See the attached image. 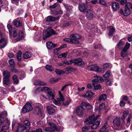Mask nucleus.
Returning a JSON list of instances; mask_svg holds the SVG:
<instances>
[{"label": "nucleus", "instance_id": "nucleus-1", "mask_svg": "<svg viewBox=\"0 0 132 132\" xmlns=\"http://www.w3.org/2000/svg\"><path fill=\"white\" fill-rule=\"evenodd\" d=\"M56 33L52 29L48 28L46 30L43 31V40H45L47 38L53 35H55Z\"/></svg>", "mask_w": 132, "mask_h": 132}, {"label": "nucleus", "instance_id": "nucleus-2", "mask_svg": "<svg viewBox=\"0 0 132 132\" xmlns=\"http://www.w3.org/2000/svg\"><path fill=\"white\" fill-rule=\"evenodd\" d=\"M42 108L43 106L40 104L37 103L36 107L33 111L35 114L44 117V114L42 111Z\"/></svg>", "mask_w": 132, "mask_h": 132}, {"label": "nucleus", "instance_id": "nucleus-3", "mask_svg": "<svg viewBox=\"0 0 132 132\" xmlns=\"http://www.w3.org/2000/svg\"><path fill=\"white\" fill-rule=\"evenodd\" d=\"M99 117V115L95 116L94 114H93L90 116L88 118L85 120L84 122H86V123L87 125L92 124Z\"/></svg>", "mask_w": 132, "mask_h": 132}, {"label": "nucleus", "instance_id": "nucleus-4", "mask_svg": "<svg viewBox=\"0 0 132 132\" xmlns=\"http://www.w3.org/2000/svg\"><path fill=\"white\" fill-rule=\"evenodd\" d=\"M32 109V105L31 103L28 102L27 103L22 109V112L25 113L29 112Z\"/></svg>", "mask_w": 132, "mask_h": 132}, {"label": "nucleus", "instance_id": "nucleus-5", "mask_svg": "<svg viewBox=\"0 0 132 132\" xmlns=\"http://www.w3.org/2000/svg\"><path fill=\"white\" fill-rule=\"evenodd\" d=\"M60 92H59L60 94V98H57V100L59 102L60 105H62L65 106L68 105L70 103V102L69 101H67L64 102V99L63 97L61 94H60Z\"/></svg>", "mask_w": 132, "mask_h": 132}, {"label": "nucleus", "instance_id": "nucleus-6", "mask_svg": "<svg viewBox=\"0 0 132 132\" xmlns=\"http://www.w3.org/2000/svg\"><path fill=\"white\" fill-rule=\"evenodd\" d=\"M29 128L26 127L21 124H19L16 131V132H29Z\"/></svg>", "mask_w": 132, "mask_h": 132}, {"label": "nucleus", "instance_id": "nucleus-7", "mask_svg": "<svg viewBox=\"0 0 132 132\" xmlns=\"http://www.w3.org/2000/svg\"><path fill=\"white\" fill-rule=\"evenodd\" d=\"M119 13L125 16H127L131 13L130 9L125 7L123 9L121 8L120 10Z\"/></svg>", "mask_w": 132, "mask_h": 132}, {"label": "nucleus", "instance_id": "nucleus-8", "mask_svg": "<svg viewBox=\"0 0 132 132\" xmlns=\"http://www.w3.org/2000/svg\"><path fill=\"white\" fill-rule=\"evenodd\" d=\"M80 107L83 109H92V106L88 103L83 102L81 103Z\"/></svg>", "mask_w": 132, "mask_h": 132}, {"label": "nucleus", "instance_id": "nucleus-9", "mask_svg": "<svg viewBox=\"0 0 132 132\" xmlns=\"http://www.w3.org/2000/svg\"><path fill=\"white\" fill-rule=\"evenodd\" d=\"M95 96V94L90 91H88L85 95H83L82 96L87 98V99L90 100L92 99Z\"/></svg>", "mask_w": 132, "mask_h": 132}, {"label": "nucleus", "instance_id": "nucleus-10", "mask_svg": "<svg viewBox=\"0 0 132 132\" xmlns=\"http://www.w3.org/2000/svg\"><path fill=\"white\" fill-rule=\"evenodd\" d=\"M72 63H74L76 65L79 66L84 64L85 63L82 61V60L80 58L75 59L72 60Z\"/></svg>", "mask_w": 132, "mask_h": 132}, {"label": "nucleus", "instance_id": "nucleus-11", "mask_svg": "<svg viewBox=\"0 0 132 132\" xmlns=\"http://www.w3.org/2000/svg\"><path fill=\"white\" fill-rule=\"evenodd\" d=\"M90 68V70L91 71H95L99 72H104L103 68L100 69L98 67L95 65H92Z\"/></svg>", "mask_w": 132, "mask_h": 132}, {"label": "nucleus", "instance_id": "nucleus-12", "mask_svg": "<svg viewBox=\"0 0 132 132\" xmlns=\"http://www.w3.org/2000/svg\"><path fill=\"white\" fill-rule=\"evenodd\" d=\"M22 20L21 18H17L14 20L13 22V24L17 27H19L22 26Z\"/></svg>", "mask_w": 132, "mask_h": 132}, {"label": "nucleus", "instance_id": "nucleus-13", "mask_svg": "<svg viewBox=\"0 0 132 132\" xmlns=\"http://www.w3.org/2000/svg\"><path fill=\"white\" fill-rule=\"evenodd\" d=\"M91 2L93 4H95L96 3H97L104 6H107V4L103 0H94L91 1Z\"/></svg>", "mask_w": 132, "mask_h": 132}, {"label": "nucleus", "instance_id": "nucleus-14", "mask_svg": "<svg viewBox=\"0 0 132 132\" xmlns=\"http://www.w3.org/2000/svg\"><path fill=\"white\" fill-rule=\"evenodd\" d=\"M59 18V17H55L52 16H49L45 18V20L46 22H51L55 21Z\"/></svg>", "mask_w": 132, "mask_h": 132}, {"label": "nucleus", "instance_id": "nucleus-15", "mask_svg": "<svg viewBox=\"0 0 132 132\" xmlns=\"http://www.w3.org/2000/svg\"><path fill=\"white\" fill-rule=\"evenodd\" d=\"M63 40L68 43L71 44H79V42L78 41L75 40L72 38H65L63 39Z\"/></svg>", "mask_w": 132, "mask_h": 132}, {"label": "nucleus", "instance_id": "nucleus-16", "mask_svg": "<svg viewBox=\"0 0 132 132\" xmlns=\"http://www.w3.org/2000/svg\"><path fill=\"white\" fill-rule=\"evenodd\" d=\"M70 38L76 40L78 41L79 43V41L78 39H80L81 38V36L79 34H71L70 36Z\"/></svg>", "mask_w": 132, "mask_h": 132}, {"label": "nucleus", "instance_id": "nucleus-17", "mask_svg": "<svg viewBox=\"0 0 132 132\" xmlns=\"http://www.w3.org/2000/svg\"><path fill=\"white\" fill-rule=\"evenodd\" d=\"M79 11L81 12H85L87 9V6L85 4H81L79 6Z\"/></svg>", "mask_w": 132, "mask_h": 132}, {"label": "nucleus", "instance_id": "nucleus-18", "mask_svg": "<svg viewBox=\"0 0 132 132\" xmlns=\"http://www.w3.org/2000/svg\"><path fill=\"white\" fill-rule=\"evenodd\" d=\"M112 7L114 11H117V10L119 8V5L117 2H113L112 4Z\"/></svg>", "mask_w": 132, "mask_h": 132}, {"label": "nucleus", "instance_id": "nucleus-19", "mask_svg": "<svg viewBox=\"0 0 132 132\" xmlns=\"http://www.w3.org/2000/svg\"><path fill=\"white\" fill-rule=\"evenodd\" d=\"M54 107L55 108V109L53 108L51 106H47L46 109L49 114H52L55 112L56 108L55 106H54Z\"/></svg>", "mask_w": 132, "mask_h": 132}, {"label": "nucleus", "instance_id": "nucleus-20", "mask_svg": "<svg viewBox=\"0 0 132 132\" xmlns=\"http://www.w3.org/2000/svg\"><path fill=\"white\" fill-rule=\"evenodd\" d=\"M93 16L92 11L89 9L88 10L87 13V17L89 20L91 19Z\"/></svg>", "mask_w": 132, "mask_h": 132}, {"label": "nucleus", "instance_id": "nucleus-21", "mask_svg": "<svg viewBox=\"0 0 132 132\" xmlns=\"http://www.w3.org/2000/svg\"><path fill=\"white\" fill-rule=\"evenodd\" d=\"M46 46L48 49H51L52 47H55L57 45L55 44H53L51 42H48L46 43Z\"/></svg>", "mask_w": 132, "mask_h": 132}, {"label": "nucleus", "instance_id": "nucleus-22", "mask_svg": "<svg viewBox=\"0 0 132 132\" xmlns=\"http://www.w3.org/2000/svg\"><path fill=\"white\" fill-rule=\"evenodd\" d=\"M34 84L35 85H38L39 86H44L46 85V83L44 82L43 81L39 80L35 81L34 83Z\"/></svg>", "mask_w": 132, "mask_h": 132}, {"label": "nucleus", "instance_id": "nucleus-23", "mask_svg": "<svg viewBox=\"0 0 132 132\" xmlns=\"http://www.w3.org/2000/svg\"><path fill=\"white\" fill-rule=\"evenodd\" d=\"M113 123L116 126H119L120 123V118H116L113 120Z\"/></svg>", "mask_w": 132, "mask_h": 132}, {"label": "nucleus", "instance_id": "nucleus-24", "mask_svg": "<svg viewBox=\"0 0 132 132\" xmlns=\"http://www.w3.org/2000/svg\"><path fill=\"white\" fill-rule=\"evenodd\" d=\"M6 44V40L4 38H2L0 40V48H4Z\"/></svg>", "mask_w": 132, "mask_h": 132}, {"label": "nucleus", "instance_id": "nucleus-25", "mask_svg": "<svg viewBox=\"0 0 132 132\" xmlns=\"http://www.w3.org/2000/svg\"><path fill=\"white\" fill-rule=\"evenodd\" d=\"M101 122L100 121H97L95 123L93 124L91 126V128L92 129H96L98 127Z\"/></svg>", "mask_w": 132, "mask_h": 132}, {"label": "nucleus", "instance_id": "nucleus-26", "mask_svg": "<svg viewBox=\"0 0 132 132\" xmlns=\"http://www.w3.org/2000/svg\"><path fill=\"white\" fill-rule=\"evenodd\" d=\"M23 57L24 59L30 58L32 56V53L29 52H26L23 54Z\"/></svg>", "mask_w": 132, "mask_h": 132}, {"label": "nucleus", "instance_id": "nucleus-27", "mask_svg": "<svg viewBox=\"0 0 132 132\" xmlns=\"http://www.w3.org/2000/svg\"><path fill=\"white\" fill-rule=\"evenodd\" d=\"M81 109L80 107H79L76 109V113L78 115L80 116L83 114L84 112Z\"/></svg>", "mask_w": 132, "mask_h": 132}, {"label": "nucleus", "instance_id": "nucleus-28", "mask_svg": "<svg viewBox=\"0 0 132 132\" xmlns=\"http://www.w3.org/2000/svg\"><path fill=\"white\" fill-rule=\"evenodd\" d=\"M129 114V112L127 110L123 112L122 115L121 119L123 121H124L126 118Z\"/></svg>", "mask_w": 132, "mask_h": 132}, {"label": "nucleus", "instance_id": "nucleus-29", "mask_svg": "<svg viewBox=\"0 0 132 132\" xmlns=\"http://www.w3.org/2000/svg\"><path fill=\"white\" fill-rule=\"evenodd\" d=\"M104 80L103 79L101 76L98 77L97 78L93 80L92 81L94 82H100L104 81Z\"/></svg>", "mask_w": 132, "mask_h": 132}, {"label": "nucleus", "instance_id": "nucleus-30", "mask_svg": "<svg viewBox=\"0 0 132 132\" xmlns=\"http://www.w3.org/2000/svg\"><path fill=\"white\" fill-rule=\"evenodd\" d=\"M93 84L94 87V89L98 90L101 88V86L100 84L96 83V82H93Z\"/></svg>", "mask_w": 132, "mask_h": 132}, {"label": "nucleus", "instance_id": "nucleus-31", "mask_svg": "<svg viewBox=\"0 0 132 132\" xmlns=\"http://www.w3.org/2000/svg\"><path fill=\"white\" fill-rule=\"evenodd\" d=\"M12 79L13 81V83L15 84H17L19 83V80L16 75H15L12 77Z\"/></svg>", "mask_w": 132, "mask_h": 132}, {"label": "nucleus", "instance_id": "nucleus-32", "mask_svg": "<svg viewBox=\"0 0 132 132\" xmlns=\"http://www.w3.org/2000/svg\"><path fill=\"white\" fill-rule=\"evenodd\" d=\"M24 34L23 32L21 31L19 32L18 37L16 39V40L17 41H19L20 39L23 37Z\"/></svg>", "mask_w": 132, "mask_h": 132}, {"label": "nucleus", "instance_id": "nucleus-33", "mask_svg": "<svg viewBox=\"0 0 132 132\" xmlns=\"http://www.w3.org/2000/svg\"><path fill=\"white\" fill-rule=\"evenodd\" d=\"M3 78H9L10 76V72L7 71H4L3 72Z\"/></svg>", "mask_w": 132, "mask_h": 132}, {"label": "nucleus", "instance_id": "nucleus-34", "mask_svg": "<svg viewBox=\"0 0 132 132\" xmlns=\"http://www.w3.org/2000/svg\"><path fill=\"white\" fill-rule=\"evenodd\" d=\"M107 97V95L105 94H103L101 95L99 97L98 100L99 101H101L102 100H105Z\"/></svg>", "mask_w": 132, "mask_h": 132}, {"label": "nucleus", "instance_id": "nucleus-35", "mask_svg": "<svg viewBox=\"0 0 132 132\" xmlns=\"http://www.w3.org/2000/svg\"><path fill=\"white\" fill-rule=\"evenodd\" d=\"M24 124L23 125L25 126L26 127V128H29V130H30V123L29 121L27 120H26L24 121Z\"/></svg>", "mask_w": 132, "mask_h": 132}, {"label": "nucleus", "instance_id": "nucleus-36", "mask_svg": "<svg viewBox=\"0 0 132 132\" xmlns=\"http://www.w3.org/2000/svg\"><path fill=\"white\" fill-rule=\"evenodd\" d=\"M63 5L65 7L67 11H69L72 10L73 7L72 5H70L64 3Z\"/></svg>", "mask_w": 132, "mask_h": 132}, {"label": "nucleus", "instance_id": "nucleus-37", "mask_svg": "<svg viewBox=\"0 0 132 132\" xmlns=\"http://www.w3.org/2000/svg\"><path fill=\"white\" fill-rule=\"evenodd\" d=\"M118 48L120 49H121L124 45V42L121 40L117 45Z\"/></svg>", "mask_w": 132, "mask_h": 132}, {"label": "nucleus", "instance_id": "nucleus-38", "mask_svg": "<svg viewBox=\"0 0 132 132\" xmlns=\"http://www.w3.org/2000/svg\"><path fill=\"white\" fill-rule=\"evenodd\" d=\"M45 68L47 70L50 71H52L54 70V69L51 65L47 64L46 65Z\"/></svg>", "mask_w": 132, "mask_h": 132}, {"label": "nucleus", "instance_id": "nucleus-39", "mask_svg": "<svg viewBox=\"0 0 132 132\" xmlns=\"http://www.w3.org/2000/svg\"><path fill=\"white\" fill-rule=\"evenodd\" d=\"M55 72L57 75H59L64 74L65 73L64 71L60 69H56Z\"/></svg>", "mask_w": 132, "mask_h": 132}, {"label": "nucleus", "instance_id": "nucleus-40", "mask_svg": "<svg viewBox=\"0 0 132 132\" xmlns=\"http://www.w3.org/2000/svg\"><path fill=\"white\" fill-rule=\"evenodd\" d=\"M115 31V29L114 28L111 27L110 28V30L108 34L109 36L112 35H113V33Z\"/></svg>", "mask_w": 132, "mask_h": 132}, {"label": "nucleus", "instance_id": "nucleus-41", "mask_svg": "<svg viewBox=\"0 0 132 132\" xmlns=\"http://www.w3.org/2000/svg\"><path fill=\"white\" fill-rule=\"evenodd\" d=\"M3 84L6 85H7L9 83L10 81L9 78H3Z\"/></svg>", "mask_w": 132, "mask_h": 132}, {"label": "nucleus", "instance_id": "nucleus-42", "mask_svg": "<svg viewBox=\"0 0 132 132\" xmlns=\"http://www.w3.org/2000/svg\"><path fill=\"white\" fill-rule=\"evenodd\" d=\"M92 31V32H98V28L97 26L94 25L93 26L92 29L90 32Z\"/></svg>", "mask_w": 132, "mask_h": 132}, {"label": "nucleus", "instance_id": "nucleus-43", "mask_svg": "<svg viewBox=\"0 0 132 132\" xmlns=\"http://www.w3.org/2000/svg\"><path fill=\"white\" fill-rule=\"evenodd\" d=\"M7 27L9 30L10 35L11 34L12 31L13 30L12 27L9 24H7Z\"/></svg>", "mask_w": 132, "mask_h": 132}, {"label": "nucleus", "instance_id": "nucleus-44", "mask_svg": "<svg viewBox=\"0 0 132 132\" xmlns=\"http://www.w3.org/2000/svg\"><path fill=\"white\" fill-rule=\"evenodd\" d=\"M9 63L10 64V65L11 67H15V63L14 62L13 59H11L9 60Z\"/></svg>", "mask_w": 132, "mask_h": 132}, {"label": "nucleus", "instance_id": "nucleus-45", "mask_svg": "<svg viewBox=\"0 0 132 132\" xmlns=\"http://www.w3.org/2000/svg\"><path fill=\"white\" fill-rule=\"evenodd\" d=\"M45 131L47 132H54V130L51 127H46L45 129Z\"/></svg>", "mask_w": 132, "mask_h": 132}, {"label": "nucleus", "instance_id": "nucleus-46", "mask_svg": "<svg viewBox=\"0 0 132 132\" xmlns=\"http://www.w3.org/2000/svg\"><path fill=\"white\" fill-rule=\"evenodd\" d=\"M110 76V71L108 70L106 71L105 73L103 75V77L106 78H107Z\"/></svg>", "mask_w": 132, "mask_h": 132}, {"label": "nucleus", "instance_id": "nucleus-47", "mask_svg": "<svg viewBox=\"0 0 132 132\" xmlns=\"http://www.w3.org/2000/svg\"><path fill=\"white\" fill-rule=\"evenodd\" d=\"M62 62L63 63H64L66 65H70L72 63V60H70L68 61H63Z\"/></svg>", "mask_w": 132, "mask_h": 132}, {"label": "nucleus", "instance_id": "nucleus-48", "mask_svg": "<svg viewBox=\"0 0 132 132\" xmlns=\"http://www.w3.org/2000/svg\"><path fill=\"white\" fill-rule=\"evenodd\" d=\"M130 43H126L125 46L123 48V50H125V51H127L130 47Z\"/></svg>", "mask_w": 132, "mask_h": 132}, {"label": "nucleus", "instance_id": "nucleus-49", "mask_svg": "<svg viewBox=\"0 0 132 132\" xmlns=\"http://www.w3.org/2000/svg\"><path fill=\"white\" fill-rule=\"evenodd\" d=\"M59 5L58 3L57 2L54 3L52 5L49 6V7L51 9H54L57 7Z\"/></svg>", "mask_w": 132, "mask_h": 132}, {"label": "nucleus", "instance_id": "nucleus-50", "mask_svg": "<svg viewBox=\"0 0 132 132\" xmlns=\"http://www.w3.org/2000/svg\"><path fill=\"white\" fill-rule=\"evenodd\" d=\"M90 129L89 127L86 126L83 127L82 128V130L83 132L87 131L88 130Z\"/></svg>", "mask_w": 132, "mask_h": 132}, {"label": "nucleus", "instance_id": "nucleus-51", "mask_svg": "<svg viewBox=\"0 0 132 132\" xmlns=\"http://www.w3.org/2000/svg\"><path fill=\"white\" fill-rule=\"evenodd\" d=\"M127 51H125V50H123V49L121 54V56L123 57H125L127 54Z\"/></svg>", "mask_w": 132, "mask_h": 132}, {"label": "nucleus", "instance_id": "nucleus-52", "mask_svg": "<svg viewBox=\"0 0 132 132\" xmlns=\"http://www.w3.org/2000/svg\"><path fill=\"white\" fill-rule=\"evenodd\" d=\"M105 106V104L102 103L100 105L98 108V111H100L103 109L104 108Z\"/></svg>", "mask_w": 132, "mask_h": 132}, {"label": "nucleus", "instance_id": "nucleus-53", "mask_svg": "<svg viewBox=\"0 0 132 132\" xmlns=\"http://www.w3.org/2000/svg\"><path fill=\"white\" fill-rule=\"evenodd\" d=\"M125 7L128 9H130V8H131L132 9V4L130 3H127Z\"/></svg>", "mask_w": 132, "mask_h": 132}, {"label": "nucleus", "instance_id": "nucleus-54", "mask_svg": "<svg viewBox=\"0 0 132 132\" xmlns=\"http://www.w3.org/2000/svg\"><path fill=\"white\" fill-rule=\"evenodd\" d=\"M43 89H42V87H39L37 88L35 90L36 93L39 92L43 91Z\"/></svg>", "mask_w": 132, "mask_h": 132}, {"label": "nucleus", "instance_id": "nucleus-55", "mask_svg": "<svg viewBox=\"0 0 132 132\" xmlns=\"http://www.w3.org/2000/svg\"><path fill=\"white\" fill-rule=\"evenodd\" d=\"M109 64L108 63H106L103 65V68L104 69V72L105 71V69L109 68Z\"/></svg>", "mask_w": 132, "mask_h": 132}, {"label": "nucleus", "instance_id": "nucleus-56", "mask_svg": "<svg viewBox=\"0 0 132 132\" xmlns=\"http://www.w3.org/2000/svg\"><path fill=\"white\" fill-rule=\"evenodd\" d=\"M5 121L4 119L0 116V125H2Z\"/></svg>", "mask_w": 132, "mask_h": 132}, {"label": "nucleus", "instance_id": "nucleus-57", "mask_svg": "<svg viewBox=\"0 0 132 132\" xmlns=\"http://www.w3.org/2000/svg\"><path fill=\"white\" fill-rule=\"evenodd\" d=\"M108 130L107 129L102 128L100 130V132H108Z\"/></svg>", "mask_w": 132, "mask_h": 132}, {"label": "nucleus", "instance_id": "nucleus-58", "mask_svg": "<svg viewBox=\"0 0 132 132\" xmlns=\"http://www.w3.org/2000/svg\"><path fill=\"white\" fill-rule=\"evenodd\" d=\"M42 89H43V91L44 90H46L48 91H51V89L47 87H42Z\"/></svg>", "mask_w": 132, "mask_h": 132}, {"label": "nucleus", "instance_id": "nucleus-59", "mask_svg": "<svg viewBox=\"0 0 132 132\" xmlns=\"http://www.w3.org/2000/svg\"><path fill=\"white\" fill-rule=\"evenodd\" d=\"M131 115H128V117L126 119L127 123H129L131 121Z\"/></svg>", "mask_w": 132, "mask_h": 132}, {"label": "nucleus", "instance_id": "nucleus-60", "mask_svg": "<svg viewBox=\"0 0 132 132\" xmlns=\"http://www.w3.org/2000/svg\"><path fill=\"white\" fill-rule=\"evenodd\" d=\"M47 93L48 95L52 97V98H53L54 97V95L53 93L51 91H49L47 92Z\"/></svg>", "mask_w": 132, "mask_h": 132}, {"label": "nucleus", "instance_id": "nucleus-61", "mask_svg": "<svg viewBox=\"0 0 132 132\" xmlns=\"http://www.w3.org/2000/svg\"><path fill=\"white\" fill-rule=\"evenodd\" d=\"M94 25H92L90 24H89L87 25V28L88 29L91 30L92 27H93V26Z\"/></svg>", "mask_w": 132, "mask_h": 132}, {"label": "nucleus", "instance_id": "nucleus-62", "mask_svg": "<svg viewBox=\"0 0 132 132\" xmlns=\"http://www.w3.org/2000/svg\"><path fill=\"white\" fill-rule=\"evenodd\" d=\"M48 124L50 126L52 127L53 128V129H54L56 127V125L53 123H51L50 122H48Z\"/></svg>", "mask_w": 132, "mask_h": 132}, {"label": "nucleus", "instance_id": "nucleus-63", "mask_svg": "<svg viewBox=\"0 0 132 132\" xmlns=\"http://www.w3.org/2000/svg\"><path fill=\"white\" fill-rule=\"evenodd\" d=\"M58 80L57 79H55V78H53L50 79V82L51 83H53L57 81Z\"/></svg>", "mask_w": 132, "mask_h": 132}, {"label": "nucleus", "instance_id": "nucleus-64", "mask_svg": "<svg viewBox=\"0 0 132 132\" xmlns=\"http://www.w3.org/2000/svg\"><path fill=\"white\" fill-rule=\"evenodd\" d=\"M43 130L42 129L39 128L36 129V130H34L32 132H42Z\"/></svg>", "mask_w": 132, "mask_h": 132}]
</instances>
